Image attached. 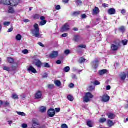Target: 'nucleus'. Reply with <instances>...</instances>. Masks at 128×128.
<instances>
[{"label": "nucleus", "instance_id": "37998d69", "mask_svg": "<svg viewBox=\"0 0 128 128\" xmlns=\"http://www.w3.org/2000/svg\"><path fill=\"white\" fill-rule=\"evenodd\" d=\"M121 14H126V10L125 9H123L121 10Z\"/></svg>", "mask_w": 128, "mask_h": 128}, {"label": "nucleus", "instance_id": "a211bd4d", "mask_svg": "<svg viewBox=\"0 0 128 128\" xmlns=\"http://www.w3.org/2000/svg\"><path fill=\"white\" fill-rule=\"evenodd\" d=\"M93 14H100V9L98 7H96L93 10L92 12Z\"/></svg>", "mask_w": 128, "mask_h": 128}, {"label": "nucleus", "instance_id": "6ab92c4d", "mask_svg": "<svg viewBox=\"0 0 128 128\" xmlns=\"http://www.w3.org/2000/svg\"><path fill=\"white\" fill-rule=\"evenodd\" d=\"M108 124L109 128H112L114 126V123L112 120H108Z\"/></svg>", "mask_w": 128, "mask_h": 128}, {"label": "nucleus", "instance_id": "393cba45", "mask_svg": "<svg viewBox=\"0 0 128 128\" xmlns=\"http://www.w3.org/2000/svg\"><path fill=\"white\" fill-rule=\"evenodd\" d=\"M54 84L57 86H62V82L60 80L55 81Z\"/></svg>", "mask_w": 128, "mask_h": 128}, {"label": "nucleus", "instance_id": "ddd939ff", "mask_svg": "<svg viewBox=\"0 0 128 128\" xmlns=\"http://www.w3.org/2000/svg\"><path fill=\"white\" fill-rule=\"evenodd\" d=\"M116 9L114 8H111L108 10V14L110 16H112V14H116Z\"/></svg>", "mask_w": 128, "mask_h": 128}, {"label": "nucleus", "instance_id": "e433bc0d", "mask_svg": "<svg viewBox=\"0 0 128 128\" xmlns=\"http://www.w3.org/2000/svg\"><path fill=\"white\" fill-rule=\"evenodd\" d=\"M94 88H94V86H90L88 88V90H89V92H92V90H94Z\"/></svg>", "mask_w": 128, "mask_h": 128}, {"label": "nucleus", "instance_id": "39448f33", "mask_svg": "<svg viewBox=\"0 0 128 128\" xmlns=\"http://www.w3.org/2000/svg\"><path fill=\"white\" fill-rule=\"evenodd\" d=\"M16 66H18V64H16V66H14V64H12V67H8L6 66H4L3 68V70H6V72H12L16 70Z\"/></svg>", "mask_w": 128, "mask_h": 128}, {"label": "nucleus", "instance_id": "bf43d9fd", "mask_svg": "<svg viewBox=\"0 0 128 128\" xmlns=\"http://www.w3.org/2000/svg\"><path fill=\"white\" fill-rule=\"evenodd\" d=\"M110 88H111V87L110 86H107L106 88V90H110Z\"/></svg>", "mask_w": 128, "mask_h": 128}, {"label": "nucleus", "instance_id": "c85d7f7f", "mask_svg": "<svg viewBox=\"0 0 128 128\" xmlns=\"http://www.w3.org/2000/svg\"><path fill=\"white\" fill-rule=\"evenodd\" d=\"M16 114H18V116H26V113L24 112H16Z\"/></svg>", "mask_w": 128, "mask_h": 128}, {"label": "nucleus", "instance_id": "7c9ffc66", "mask_svg": "<svg viewBox=\"0 0 128 128\" xmlns=\"http://www.w3.org/2000/svg\"><path fill=\"white\" fill-rule=\"evenodd\" d=\"M87 125L89 128H92V121H88L87 122Z\"/></svg>", "mask_w": 128, "mask_h": 128}, {"label": "nucleus", "instance_id": "8fccbe9b", "mask_svg": "<svg viewBox=\"0 0 128 128\" xmlns=\"http://www.w3.org/2000/svg\"><path fill=\"white\" fill-rule=\"evenodd\" d=\"M44 68H50V64L48 63H44Z\"/></svg>", "mask_w": 128, "mask_h": 128}, {"label": "nucleus", "instance_id": "a18cd8bd", "mask_svg": "<svg viewBox=\"0 0 128 128\" xmlns=\"http://www.w3.org/2000/svg\"><path fill=\"white\" fill-rule=\"evenodd\" d=\"M22 53L24 54H28V50H24L22 51Z\"/></svg>", "mask_w": 128, "mask_h": 128}, {"label": "nucleus", "instance_id": "bb28decb", "mask_svg": "<svg viewBox=\"0 0 128 128\" xmlns=\"http://www.w3.org/2000/svg\"><path fill=\"white\" fill-rule=\"evenodd\" d=\"M22 35H20V34H18V35L16 36V40L19 41V40H22Z\"/></svg>", "mask_w": 128, "mask_h": 128}, {"label": "nucleus", "instance_id": "aec40b11", "mask_svg": "<svg viewBox=\"0 0 128 128\" xmlns=\"http://www.w3.org/2000/svg\"><path fill=\"white\" fill-rule=\"evenodd\" d=\"M40 112H46V107L41 106L40 107Z\"/></svg>", "mask_w": 128, "mask_h": 128}, {"label": "nucleus", "instance_id": "052dcab7", "mask_svg": "<svg viewBox=\"0 0 128 128\" xmlns=\"http://www.w3.org/2000/svg\"><path fill=\"white\" fill-rule=\"evenodd\" d=\"M56 64H62V61L58 60L56 62Z\"/></svg>", "mask_w": 128, "mask_h": 128}, {"label": "nucleus", "instance_id": "de8ad7c7", "mask_svg": "<svg viewBox=\"0 0 128 128\" xmlns=\"http://www.w3.org/2000/svg\"><path fill=\"white\" fill-rule=\"evenodd\" d=\"M54 84H49L48 86V88H50V89L54 88Z\"/></svg>", "mask_w": 128, "mask_h": 128}, {"label": "nucleus", "instance_id": "69168bd1", "mask_svg": "<svg viewBox=\"0 0 128 128\" xmlns=\"http://www.w3.org/2000/svg\"><path fill=\"white\" fill-rule=\"evenodd\" d=\"M77 3L78 4H82V2H81V1H80V0H78L77 1Z\"/></svg>", "mask_w": 128, "mask_h": 128}, {"label": "nucleus", "instance_id": "4468645a", "mask_svg": "<svg viewBox=\"0 0 128 128\" xmlns=\"http://www.w3.org/2000/svg\"><path fill=\"white\" fill-rule=\"evenodd\" d=\"M72 40L75 42H78L80 40V36H73Z\"/></svg>", "mask_w": 128, "mask_h": 128}, {"label": "nucleus", "instance_id": "c9c22d12", "mask_svg": "<svg viewBox=\"0 0 128 128\" xmlns=\"http://www.w3.org/2000/svg\"><path fill=\"white\" fill-rule=\"evenodd\" d=\"M78 48H86V45L84 44H80L77 46Z\"/></svg>", "mask_w": 128, "mask_h": 128}, {"label": "nucleus", "instance_id": "f03ea898", "mask_svg": "<svg viewBox=\"0 0 128 128\" xmlns=\"http://www.w3.org/2000/svg\"><path fill=\"white\" fill-rule=\"evenodd\" d=\"M34 30H31L32 34H33L34 36H36V38H42V35L40 34V28L38 27V24H36L34 26Z\"/></svg>", "mask_w": 128, "mask_h": 128}, {"label": "nucleus", "instance_id": "412c9836", "mask_svg": "<svg viewBox=\"0 0 128 128\" xmlns=\"http://www.w3.org/2000/svg\"><path fill=\"white\" fill-rule=\"evenodd\" d=\"M7 62L10 64H12L13 62H14V60L10 57H9L7 59Z\"/></svg>", "mask_w": 128, "mask_h": 128}, {"label": "nucleus", "instance_id": "13d9d810", "mask_svg": "<svg viewBox=\"0 0 128 128\" xmlns=\"http://www.w3.org/2000/svg\"><path fill=\"white\" fill-rule=\"evenodd\" d=\"M38 44H39V46H42V48H44V44H42V42H38Z\"/></svg>", "mask_w": 128, "mask_h": 128}, {"label": "nucleus", "instance_id": "0eeeda50", "mask_svg": "<svg viewBox=\"0 0 128 128\" xmlns=\"http://www.w3.org/2000/svg\"><path fill=\"white\" fill-rule=\"evenodd\" d=\"M58 56V52L54 51L51 54H50L49 58H56Z\"/></svg>", "mask_w": 128, "mask_h": 128}, {"label": "nucleus", "instance_id": "3c124183", "mask_svg": "<svg viewBox=\"0 0 128 128\" xmlns=\"http://www.w3.org/2000/svg\"><path fill=\"white\" fill-rule=\"evenodd\" d=\"M72 78L73 80H78V77H76V75H72Z\"/></svg>", "mask_w": 128, "mask_h": 128}, {"label": "nucleus", "instance_id": "680f3d73", "mask_svg": "<svg viewBox=\"0 0 128 128\" xmlns=\"http://www.w3.org/2000/svg\"><path fill=\"white\" fill-rule=\"evenodd\" d=\"M82 18H86V14H82Z\"/></svg>", "mask_w": 128, "mask_h": 128}, {"label": "nucleus", "instance_id": "6e6552de", "mask_svg": "<svg viewBox=\"0 0 128 128\" xmlns=\"http://www.w3.org/2000/svg\"><path fill=\"white\" fill-rule=\"evenodd\" d=\"M110 96L108 94H104L102 96V102H110Z\"/></svg>", "mask_w": 128, "mask_h": 128}, {"label": "nucleus", "instance_id": "5701e85b", "mask_svg": "<svg viewBox=\"0 0 128 128\" xmlns=\"http://www.w3.org/2000/svg\"><path fill=\"white\" fill-rule=\"evenodd\" d=\"M12 98H13V100H18V94H12Z\"/></svg>", "mask_w": 128, "mask_h": 128}, {"label": "nucleus", "instance_id": "5fc2aeb1", "mask_svg": "<svg viewBox=\"0 0 128 128\" xmlns=\"http://www.w3.org/2000/svg\"><path fill=\"white\" fill-rule=\"evenodd\" d=\"M22 128H28V124H23L22 125Z\"/></svg>", "mask_w": 128, "mask_h": 128}, {"label": "nucleus", "instance_id": "f704fd0d", "mask_svg": "<svg viewBox=\"0 0 128 128\" xmlns=\"http://www.w3.org/2000/svg\"><path fill=\"white\" fill-rule=\"evenodd\" d=\"M128 40H122V42L123 44V46H128Z\"/></svg>", "mask_w": 128, "mask_h": 128}, {"label": "nucleus", "instance_id": "dca6fc26", "mask_svg": "<svg viewBox=\"0 0 128 128\" xmlns=\"http://www.w3.org/2000/svg\"><path fill=\"white\" fill-rule=\"evenodd\" d=\"M35 65L37 66L38 68H40L42 66V62L38 60H35L34 62Z\"/></svg>", "mask_w": 128, "mask_h": 128}, {"label": "nucleus", "instance_id": "cd10ccee", "mask_svg": "<svg viewBox=\"0 0 128 128\" xmlns=\"http://www.w3.org/2000/svg\"><path fill=\"white\" fill-rule=\"evenodd\" d=\"M64 72H70V66L65 67L64 68Z\"/></svg>", "mask_w": 128, "mask_h": 128}, {"label": "nucleus", "instance_id": "58836bf2", "mask_svg": "<svg viewBox=\"0 0 128 128\" xmlns=\"http://www.w3.org/2000/svg\"><path fill=\"white\" fill-rule=\"evenodd\" d=\"M64 54H66V56H68V54H70V50H67L64 51Z\"/></svg>", "mask_w": 128, "mask_h": 128}, {"label": "nucleus", "instance_id": "20e7f679", "mask_svg": "<svg viewBox=\"0 0 128 128\" xmlns=\"http://www.w3.org/2000/svg\"><path fill=\"white\" fill-rule=\"evenodd\" d=\"M94 98V95L90 92H87L86 94L84 97L83 98L84 102H88L90 100V98Z\"/></svg>", "mask_w": 128, "mask_h": 128}, {"label": "nucleus", "instance_id": "0e129e2a", "mask_svg": "<svg viewBox=\"0 0 128 128\" xmlns=\"http://www.w3.org/2000/svg\"><path fill=\"white\" fill-rule=\"evenodd\" d=\"M103 6H104V8H108V4H103Z\"/></svg>", "mask_w": 128, "mask_h": 128}, {"label": "nucleus", "instance_id": "e2e57ef3", "mask_svg": "<svg viewBox=\"0 0 128 128\" xmlns=\"http://www.w3.org/2000/svg\"><path fill=\"white\" fill-rule=\"evenodd\" d=\"M4 104H5V106H10V103H8V102H5Z\"/></svg>", "mask_w": 128, "mask_h": 128}, {"label": "nucleus", "instance_id": "774afa93", "mask_svg": "<svg viewBox=\"0 0 128 128\" xmlns=\"http://www.w3.org/2000/svg\"><path fill=\"white\" fill-rule=\"evenodd\" d=\"M24 22H30V20L26 19L24 20Z\"/></svg>", "mask_w": 128, "mask_h": 128}, {"label": "nucleus", "instance_id": "7ed1b4c3", "mask_svg": "<svg viewBox=\"0 0 128 128\" xmlns=\"http://www.w3.org/2000/svg\"><path fill=\"white\" fill-rule=\"evenodd\" d=\"M122 46V42L120 40H116L111 45V50L112 52H116L118 50V48Z\"/></svg>", "mask_w": 128, "mask_h": 128}, {"label": "nucleus", "instance_id": "9d476101", "mask_svg": "<svg viewBox=\"0 0 128 128\" xmlns=\"http://www.w3.org/2000/svg\"><path fill=\"white\" fill-rule=\"evenodd\" d=\"M92 68H94V70L98 68V61H94L92 63Z\"/></svg>", "mask_w": 128, "mask_h": 128}, {"label": "nucleus", "instance_id": "a19ab883", "mask_svg": "<svg viewBox=\"0 0 128 128\" xmlns=\"http://www.w3.org/2000/svg\"><path fill=\"white\" fill-rule=\"evenodd\" d=\"M10 24V22H4V26H8Z\"/></svg>", "mask_w": 128, "mask_h": 128}, {"label": "nucleus", "instance_id": "b1692460", "mask_svg": "<svg viewBox=\"0 0 128 128\" xmlns=\"http://www.w3.org/2000/svg\"><path fill=\"white\" fill-rule=\"evenodd\" d=\"M8 12H10V14H14V8L10 7L8 8Z\"/></svg>", "mask_w": 128, "mask_h": 128}, {"label": "nucleus", "instance_id": "49530a36", "mask_svg": "<svg viewBox=\"0 0 128 128\" xmlns=\"http://www.w3.org/2000/svg\"><path fill=\"white\" fill-rule=\"evenodd\" d=\"M48 74L44 73L43 74L42 78H48Z\"/></svg>", "mask_w": 128, "mask_h": 128}, {"label": "nucleus", "instance_id": "c03bdc74", "mask_svg": "<svg viewBox=\"0 0 128 128\" xmlns=\"http://www.w3.org/2000/svg\"><path fill=\"white\" fill-rule=\"evenodd\" d=\"M61 128H68L66 124H63L61 126Z\"/></svg>", "mask_w": 128, "mask_h": 128}, {"label": "nucleus", "instance_id": "a878e982", "mask_svg": "<svg viewBox=\"0 0 128 128\" xmlns=\"http://www.w3.org/2000/svg\"><path fill=\"white\" fill-rule=\"evenodd\" d=\"M79 14H80V12H74L72 14V16H78Z\"/></svg>", "mask_w": 128, "mask_h": 128}, {"label": "nucleus", "instance_id": "09e8293b", "mask_svg": "<svg viewBox=\"0 0 128 128\" xmlns=\"http://www.w3.org/2000/svg\"><path fill=\"white\" fill-rule=\"evenodd\" d=\"M56 10H60V5H58L56 6Z\"/></svg>", "mask_w": 128, "mask_h": 128}, {"label": "nucleus", "instance_id": "2f4dec72", "mask_svg": "<svg viewBox=\"0 0 128 128\" xmlns=\"http://www.w3.org/2000/svg\"><path fill=\"white\" fill-rule=\"evenodd\" d=\"M86 60V59L82 58H80L79 60V62L80 64H84V62H85Z\"/></svg>", "mask_w": 128, "mask_h": 128}, {"label": "nucleus", "instance_id": "1a4fd4ad", "mask_svg": "<svg viewBox=\"0 0 128 128\" xmlns=\"http://www.w3.org/2000/svg\"><path fill=\"white\" fill-rule=\"evenodd\" d=\"M70 30V24L68 23H66L62 27L61 30V32H66Z\"/></svg>", "mask_w": 128, "mask_h": 128}, {"label": "nucleus", "instance_id": "603ef678", "mask_svg": "<svg viewBox=\"0 0 128 128\" xmlns=\"http://www.w3.org/2000/svg\"><path fill=\"white\" fill-rule=\"evenodd\" d=\"M14 30V27H11L8 30V32H12Z\"/></svg>", "mask_w": 128, "mask_h": 128}, {"label": "nucleus", "instance_id": "c756f323", "mask_svg": "<svg viewBox=\"0 0 128 128\" xmlns=\"http://www.w3.org/2000/svg\"><path fill=\"white\" fill-rule=\"evenodd\" d=\"M46 24V20H42L41 22H40V25L41 26H44V24Z\"/></svg>", "mask_w": 128, "mask_h": 128}, {"label": "nucleus", "instance_id": "79ce46f5", "mask_svg": "<svg viewBox=\"0 0 128 128\" xmlns=\"http://www.w3.org/2000/svg\"><path fill=\"white\" fill-rule=\"evenodd\" d=\"M94 84L95 86H100V82L98 80H96L94 82Z\"/></svg>", "mask_w": 128, "mask_h": 128}, {"label": "nucleus", "instance_id": "4d7b16f0", "mask_svg": "<svg viewBox=\"0 0 128 128\" xmlns=\"http://www.w3.org/2000/svg\"><path fill=\"white\" fill-rule=\"evenodd\" d=\"M56 111L57 112H60V108H56Z\"/></svg>", "mask_w": 128, "mask_h": 128}, {"label": "nucleus", "instance_id": "423d86ee", "mask_svg": "<svg viewBox=\"0 0 128 128\" xmlns=\"http://www.w3.org/2000/svg\"><path fill=\"white\" fill-rule=\"evenodd\" d=\"M48 114L49 118H54V116H56V110L50 108L48 110Z\"/></svg>", "mask_w": 128, "mask_h": 128}, {"label": "nucleus", "instance_id": "f3484780", "mask_svg": "<svg viewBox=\"0 0 128 128\" xmlns=\"http://www.w3.org/2000/svg\"><path fill=\"white\" fill-rule=\"evenodd\" d=\"M107 116H108V118L110 120H114L116 118V115L112 113H108L107 114Z\"/></svg>", "mask_w": 128, "mask_h": 128}, {"label": "nucleus", "instance_id": "72a5a7b5", "mask_svg": "<svg viewBox=\"0 0 128 128\" xmlns=\"http://www.w3.org/2000/svg\"><path fill=\"white\" fill-rule=\"evenodd\" d=\"M106 122V118H102L100 120V122L102 124H104V122Z\"/></svg>", "mask_w": 128, "mask_h": 128}, {"label": "nucleus", "instance_id": "f8f14e48", "mask_svg": "<svg viewBox=\"0 0 128 128\" xmlns=\"http://www.w3.org/2000/svg\"><path fill=\"white\" fill-rule=\"evenodd\" d=\"M42 92L40 91L37 92L35 94V98H36V100H40V98H42Z\"/></svg>", "mask_w": 128, "mask_h": 128}, {"label": "nucleus", "instance_id": "2eb2a0df", "mask_svg": "<svg viewBox=\"0 0 128 128\" xmlns=\"http://www.w3.org/2000/svg\"><path fill=\"white\" fill-rule=\"evenodd\" d=\"M120 78L121 80H125L126 78V74L124 72L121 73L120 75Z\"/></svg>", "mask_w": 128, "mask_h": 128}, {"label": "nucleus", "instance_id": "ea45409f", "mask_svg": "<svg viewBox=\"0 0 128 128\" xmlns=\"http://www.w3.org/2000/svg\"><path fill=\"white\" fill-rule=\"evenodd\" d=\"M40 15L38 14H36L34 16V18L35 20H38L40 19Z\"/></svg>", "mask_w": 128, "mask_h": 128}, {"label": "nucleus", "instance_id": "9b49d317", "mask_svg": "<svg viewBox=\"0 0 128 128\" xmlns=\"http://www.w3.org/2000/svg\"><path fill=\"white\" fill-rule=\"evenodd\" d=\"M28 70L29 72H32V74H36V72H38L36 70L34 69V68L32 66H30L28 69Z\"/></svg>", "mask_w": 128, "mask_h": 128}, {"label": "nucleus", "instance_id": "f257e3e1", "mask_svg": "<svg viewBox=\"0 0 128 128\" xmlns=\"http://www.w3.org/2000/svg\"><path fill=\"white\" fill-rule=\"evenodd\" d=\"M20 0H2L4 4L6 6H16L20 4Z\"/></svg>", "mask_w": 128, "mask_h": 128}, {"label": "nucleus", "instance_id": "4c0bfd02", "mask_svg": "<svg viewBox=\"0 0 128 128\" xmlns=\"http://www.w3.org/2000/svg\"><path fill=\"white\" fill-rule=\"evenodd\" d=\"M68 100H70V102H72L74 100V97L71 96H68Z\"/></svg>", "mask_w": 128, "mask_h": 128}, {"label": "nucleus", "instance_id": "338daca9", "mask_svg": "<svg viewBox=\"0 0 128 128\" xmlns=\"http://www.w3.org/2000/svg\"><path fill=\"white\" fill-rule=\"evenodd\" d=\"M70 88H74V84H70Z\"/></svg>", "mask_w": 128, "mask_h": 128}, {"label": "nucleus", "instance_id": "4be33fe9", "mask_svg": "<svg viewBox=\"0 0 128 128\" xmlns=\"http://www.w3.org/2000/svg\"><path fill=\"white\" fill-rule=\"evenodd\" d=\"M106 72H108L106 70H103L99 72V74H100V76H102V74H106Z\"/></svg>", "mask_w": 128, "mask_h": 128}, {"label": "nucleus", "instance_id": "864d4df0", "mask_svg": "<svg viewBox=\"0 0 128 128\" xmlns=\"http://www.w3.org/2000/svg\"><path fill=\"white\" fill-rule=\"evenodd\" d=\"M68 36V34H64L62 35V38H66V36Z\"/></svg>", "mask_w": 128, "mask_h": 128}, {"label": "nucleus", "instance_id": "473e14b6", "mask_svg": "<svg viewBox=\"0 0 128 128\" xmlns=\"http://www.w3.org/2000/svg\"><path fill=\"white\" fill-rule=\"evenodd\" d=\"M120 32H126V28L124 26H122L119 28Z\"/></svg>", "mask_w": 128, "mask_h": 128}, {"label": "nucleus", "instance_id": "6e6d98bb", "mask_svg": "<svg viewBox=\"0 0 128 128\" xmlns=\"http://www.w3.org/2000/svg\"><path fill=\"white\" fill-rule=\"evenodd\" d=\"M40 20H45L46 18L44 16H42L40 17Z\"/></svg>", "mask_w": 128, "mask_h": 128}]
</instances>
